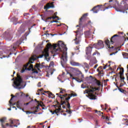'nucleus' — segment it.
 <instances>
[{
	"label": "nucleus",
	"mask_w": 128,
	"mask_h": 128,
	"mask_svg": "<svg viewBox=\"0 0 128 128\" xmlns=\"http://www.w3.org/2000/svg\"><path fill=\"white\" fill-rule=\"evenodd\" d=\"M61 44L58 43V46L56 44H54L53 46L51 44H47L46 47L47 50L50 48H53V51L56 52H62V56L61 57V64L64 66V64L68 60V56H66V51L68 50V48L65 44H64L62 42L60 41Z\"/></svg>",
	"instance_id": "obj_1"
},
{
	"label": "nucleus",
	"mask_w": 128,
	"mask_h": 128,
	"mask_svg": "<svg viewBox=\"0 0 128 128\" xmlns=\"http://www.w3.org/2000/svg\"><path fill=\"white\" fill-rule=\"evenodd\" d=\"M112 2V4H113L114 6V8H115L116 12H126V10H128V0H122L120 5H118V0H110L109 2Z\"/></svg>",
	"instance_id": "obj_2"
},
{
	"label": "nucleus",
	"mask_w": 128,
	"mask_h": 128,
	"mask_svg": "<svg viewBox=\"0 0 128 128\" xmlns=\"http://www.w3.org/2000/svg\"><path fill=\"white\" fill-rule=\"evenodd\" d=\"M78 94L76 93H71L70 94H66L64 95L60 94L58 97L62 100L61 104H65L66 106L68 108L69 110L70 108V100L72 96H76Z\"/></svg>",
	"instance_id": "obj_3"
},
{
	"label": "nucleus",
	"mask_w": 128,
	"mask_h": 128,
	"mask_svg": "<svg viewBox=\"0 0 128 128\" xmlns=\"http://www.w3.org/2000/svg\"><path fill=\"white\" fill-rule=\"evenodd\" d=\"M112 8V6H110L108 3H106L104 6L101 4L94 6L90 11L93 12L94 14H98V12L100 10L101 8H104L103 10L104 12L106 10H108V8Z\"/></svg>",
	"instance_id": "obj_4"
},
{
	"label": "nucleus",
	"mask_w": 128,
	"mask_h": 128,
	"mask_svg": "<svg viewBox=\"0 0 128 128\" xmlns=\"http://www.w3.org/2000/svg\"><path fill=\"white\" fill-rule=\"evenodd\" d=\"M23 82L24 81L22 80V78L18 74H17V78H16L15 81H14V84L16 86V88H18V90L22 88Z\"/></svg>",
	"instance_id": "obj_5"
},
{
	"label": "nucleus",
	"mask_w": 128,
	"mask_h": 128,
	"mask_svg": "<svg viewBox=\"0 0 128 128\" xmlns=\"http://www.w3.org/2000/svg\"><path fill=\"white\" fill-rule=\"evenodd\" d=\"M90 88L85 90L84 94H88V96L90 100H96V96L93 94L94 92L97 90L96 88L90 86Z\"/></svg>",
	"instance_id": "obj_6"
},
{
	"label": "nucleus",
	"mask_w": 128,
	"mask_h": 128,
	"mask_svg": "<svg viewBox=\"0 0 128 128\" xmlns=\"http://www.w3.org/2000/svg\"><path fill=\"white\" fill-rule=\"evenodd\" d=\"M42 54L38 56V58H42L43 56H44L45 60L48 62V60H50V52H48V50L44 49V50L42 52Z\"/></svg>",
	"instance_id": "obj_7"
},
{
	"label": "nucleus",
	"mask_w": 128,
	"mask_h": 128,
	"mask_svg": "<svg viewBox=\"0 0 128 128\" xmlns=\"http://www.w3.org/2000/svg\"><path fill=\"white\" fill-rule=\"evenodd\" d=\"M93 48H95L96 50H100L104 48V44L102 40H98V43L93 44Z\"/></svg>",
	"instance_id": "obj_8"
},
{
	"label": "nucleus",
	"mask_w": 128,
	"mask_h": 128,
	"mask_svg": "<svg viewBox=\"0 0 128 128\" xmlns=\"http://www.w3.org/2000/svg\"><path fill=\"white\" fill-rule=\"evenodd\" d=\"M75 32H76V38L74 39L75 41L76 44H80V42L82 41V35L80 34V31L76 30Z\"/></svg>",
	"instance_id": "obj_9"
},
{
	"label": "nucleus",
	"mask_w": 128,
	"mask_h": 128,
	"mask_svg": "<svg viewBox=\"0 0 128 128\" xmlns=\"http://www.w3.org/2000/svg\"><path fill=\"white\" fill-rule=\"evenodd\" d=\"M6 126H10V128H18V121H16V120H10V124H6Z\"/></svg>",
	"instance_id": "obj_10"
},
{
	"label": "nucleus",
	"mask_w": 128,
	"mask_h": 128,
	"mask_svg": "<svg viewBox=\"0 0 128 128\" xmlns=\"http://www.w3.org/2000/svg\"><path fill=\"white\" fill-rule=\"evenodd\" d=\"M86 16H88V13L84 14L82 15V16L81 17V18L80 19L79 25H77L76 28L80 26L82 24V22L86 20Z\"/></svg>",
	"instance_id": "obj_11"
},
{
	"label": "nucleus",
	"mask_w": 128,
	"mask_h": 128,
	"mask_svg": "<svg viewBox=\"0 0 128 128\" xmlns=\"http://www.w3.org/2000/svg\"><path fill=\"white\" fill-rule=\"evenodd\" d=\"M15 103L16 108H20V110H22V108H24V106H26V104L22 101H18Z\"/></svg>",
	"instance_id": "obj_12"
},
{
	"label": "nucleus",
	"mask_w": 128,
	"mask_h": 128,
	"mask_svg": "<svg viewBox=\"0 0 128 128\" xmlns=\"http://www.w3.org/2000/svg\"><path fill=\"white\" fill-rule=\"evenodd\" d=\"M35 68H37L39 72H42L40 71V68H48V66H46L44 65H43L42 64L37 63L35 65Z\"/></svg>",
	"instance_id": "obj_13"
},
{
	"label": "nucleus",
	"mask_w": 128,
	"mask_h": 128,
	"mask_svg": "<svg viewBox=\"0 0 128 128\" xmlns=\"http://www.w3.org/2000/svg\"><path fill=\"white\" fill-rule=\"evenodd\" d=\"M72 70L74 72H76V76H80V74H81L82 78H84V74H82V72L80 70V69L76 68H72Z\"/></svg>",
	"instance_id": "obj_14"
},
{
	"label": "nucleus",
	"mask_w": 128,
	"mask_h": 128,
	"mask_svg": "<svg viewBox=\"0 0 128 128\" xmlns=\"http://www.w3.org/2000/svg\"><path fill=\"white\" fill-rule=\"evenodd\" d=\"M22 41L20 39L17 40L16 42L13 45V48L14 50L16 48V47L20 46V45L22 44Z\"/></svg>",
	"instance_id": "obj_15"
},
{
	"label": "nucleus",
	"mask_w": 128,
	"mask_h": 128,
	"mask_svg": "<svg viewBox=\"0 0 128 128\" xmlns=\"http://www.w3.org/2000/svg\"><path fill=\"white\" fill-rule=\"evenodd\" d=\"M36 60V58H34V57H32L31 58H30L29 60V62L25 66L26 70V67L28 66V64H32L34 62V60Z\"/></svg>",
	"instance_id": "obj_16"
},
{
	"label": "nucleus",
	"mask_w": 128,
	"mask_h": 128,
	"mask_svg": "<svg viewBox=\"0 0 128 128\" xmlns=\"http://www.w3.org/2000/svg\"><path fill=\"white\" fill-rule=\"evenodd\" d=\"M18 93H16V96H14L13 94L11 95V96H12L11 98L10 99V101H9V104H10V106H16V103H14L12 104V98H16L18 97Z\"/></svg>",
	"instance_id": "obj_17"
},
{
	"label": "nucleus",
	"mask_w": 128,
	"mask_h": 128,
	"mask_svg": "<svg viewBox=\"0 0 128 128\" xmlns=\"http://www.w3.org/2000/svg\"><path fill=\"white\" fill-rule=\"evenodd\" d=\"M124 68H120V80H122V82H124V77H122V76H124Z\"/></svg>",
	"instance_id": "obj_18"
},
{
	"label": "nucleus",
	"mask_w": 128,
	"mask_h": 128,
	"mask_svg": "<svg viewBox=\"0 0 128 128\" xmlns=\"http://www.w3.org/2000/svg\"><path fill=\"white\" fill-rule=\"evenodd\" d=\"M92 48L90 46L88 47H86V54L87 56H88V54H92Z\"/></svg>",
	"instance_id": "obj_19"
},
{
	"label": "nucleus",
	"mask_w": 128,
	"mask_h": 128,
	"mask_svg": "<svg viewBox=\"0 0 128 128\" xmlns=\"http://www.w3.org/2000/svg\"><path fill=\"white\" fill-rule=\"evenodd\" d=\"M118 36H120V35L118 34H114V35L110 38V42L112 43V44L116 40V38Z\"/></svg>",
	"instance_id": "obj_20"
},
{
	"label": "nucleus",
	"mask_w": 128,
	"mask_h": 128,
	"mask_svg": "<svg viewBox=\"0 0 128 128\" xmlns=\"http://www.w3.org/2000/svg\"><path fill=\"white\" fill-rule=\"evenodd\" d=\"M70 78H72V80H75L76 82H82V80H80L78 78L74 77V75L70 73H69Z\"/></svg>",
	"instance_id": "obj_21"
},
{
	"label": "nucleus",
	"mask_w": 128,
	"mask_h": 128,
	"mask_svg": "<svg viewBox=\"0 0 128 128\" xmlns=\"http://www.w3.org/2000/svg\"><path fill=\"white\" fill-rule=\"evenodd\" d=\"M70 64L72 66H80V64L79 62H74V61L73 60L70 61Z\"/></svg>",
	"instance_id": "obj_22"
},
{
	"label": "nucleus",
	"mask_w": 128,
	"mask_h": 128,
	"mask_svg": "<svg viewBox=\"0 0 128 128\" xmlns=\"http://www.w3.org/2000/svg\"><path fill=\"white\" fill-rule=\"evenodd\" d=\"M55 110H54V112H56V114H58V112H62V107H60V106H58V107H55Z\"/></svg>",
	"instance_id": "obj_23"
},
{
	"label": "nucleus",
	"mask_w": 128,
	"mask_h": 128,
	"mask_svg": "<svg viewBox=\"0 0 128 128\" xmlns=\"http://www.w3.org/2000/svg\"><path fill=\"white\" fill-rule=\"evenodd\" d=\"M54 8V6L52 3H48L46 6V8H47V10H48V8Z\"/></svg>",
	"instance_id": "obj_24"
},
{
	"label": "nucleus",
	"mask_w": 128,
	"mask_h": 128,
	"mask_svg": "<svg viewBox=\"0 0 128 128\" xmlns=\"http://www.w3.org/2000/svg\"><path fill=\"white\" fill-rule=\"evenodd\" d=\"M44 92L46 93L48 92V98H54V94H52V92H48V91H44Z\"/></svg>",
	"instance_id": "obj_25"
},
{
	"label": "nucleus",
	"mask_w": 128,
	"mask_h": 128,
	"mask_svg": "<svg viewBox=\"0 0 128 128\" xmlns=\"http://www.w3.org/2000/svg\"><path fill=\"white\" fill-rule=\"evenodd\" d=\"M6 120V118H3L0 120V122H2V128H6V126L4 125V122Z\"/></svg>",
	"instance_id": "obj_26"
},
{
	"label": "nucleus",
	"mask_w": 128,
	"mask_h": 128,
	"mask_svg": "<svg viewBox=\"0 0 128 128\" xmlns=\"http://www.w3.org/2000/svg\"><path fill=\"white\" fill-rule=\"evenodd\" d=\"M105 44H106V46H108V48H114V46L110 47V40H108V39L105 40Z\"/></svg>",
	"instance_id": "obj_27"
},
{
	"label": "nucleus",
	"mask_w": 128,
	"mask_h": 128,
	"mask_svg": "<svg viewBox=\"0 0 128 128\" xmlns=\"http://www.w3.org/2000/svg\"><path fill=\"white\" fill-rule=\"evenodd\" d=\"M97 72H98V76H104V73L102 72V70H100V68L97 69Z\"/></svg>",
	"instance_id": "obj_28"
},
{
	"label": "nucleus",
	"mask_w": 128,
	"mask_h": 128,
	"mask_svg": "<svg viewBox=\"0 0 128 128\" xmlns=\"http://www.w3.org/2000/svg\"><path fill=\"white\" fill-rule=\"evenodd\" d=\"M85 36L86 38H90V31H86L84 32Z\"/></svg>",
	"instance_id": "obj_29"
},
{
	"label": "nucleus",
	"mask_w": 128,
	"mask_h": 128,
	"mask_svg": "<svg viewBox=\"0 0 128 128\" xmlns=\"http://www.w3.org/2000/svg\"><path fill=\"white\" fill-rule=\"evenodd\" d=\"M95 80H96V84H97V86H103L102 84H100V80L95 79Z\"/></svg>",
	"instance_id": "obj_30"
},
{
	"label": "nucleus",
	"mask_w": 128,
	"mask_h": 128,
	"mask_svg": "<svg viewBox=\"0 0 128 128\" xmlns=\"http://www.w3.org/2000/svg\"><path fill=\"white\" fill-rule=\"evenodd\" d=\"M34 68V65L30 64V66L28 68H27L28 70H30Z\"/></svg>",
	"instance_id": "obj_31"
},
{
	"label": "nucleus",
	"mask_w": 128,
	"mask_h": 128,
	"mask_svg": "<svg viewBox=\"0 0 128 128\" xmlns=\"http://www.w3.org/2000/svg\"><path fill=\"white\" fill-rule=\"evenodd\" d=\"M95 112L96 114H99V116H102V112H101L100 111H98V110H95Z\"/></svg>",
	"instance_id": "obj_32"
},
{
	"label": "nucleus",
	"mask_w": 128,
	"mask_h": 128,
	"mask_svg": "<svg viewBox=\"0 0 128 128\" xmlns=\"http://www.w3.org/2000/svg\"><path fill=\"white\" fill-rule=\"evenodd\" d=\"M24 68H23L21 71H20V72H22H22H24V70H28V69H26V64L24 65ZM26 68H28V66L26 67Z\"/></svg>",
	"instance_id": "obj_33"
},
{
	"label": "nucleus",
	"mask_w": 128,
	"mask_h": 128,
	"mask_svg": "<svg viewBox=\"0 0 128 128\" xmlns=\"http://www.w3.org/2000/svg\"><path fill=\"white\" fill-rule=\"evenodd\" d=\"M102 118H104V120L106 119V120H110V118L108 116L105 117L104 116H102Z\"/></svg>",
	"instance_id": "obj_34"
},
{
	"label": "nucleus",
	"mask_w": 128,
	"mask_h": 128,
	"mask_svg": "<svg viewBox=\"0 0 128 128\" xmlns=\"http://www.w3.org/2000/svg\"><path fill=\"white\" fill-rule=\"evenodd\" d=\"M64 92H66V90L62 89V88H60V94H64Z\"/></svg>",
	"instance_id": "obj_35"
},
{
	"label": "nucleus",
	"mask_w": 128,
	"mask_h": 128,
	"mask_svg": "<svg viewBox=\"0 0 128 128\" xmlns=\"http://www.w3.org/2000/svg\"><path fill=\"white\" fill-rule=\"evenodd\" d=\"M54 66V62H51L49 65L50 68V66Z\"/></svg>",
	"instance_id": "obj_36"
},
{
	"label": "nucleus",
	"mask_w": 128,
	"mask_h": 128,
	"mask_svg": "<svg viewBox=\"0 0 128 128\" xmlns=\"http://www.w3.org/2000/svg\"><path fill=\"white\" fill-rule=\"evenodd\" d=\"M118 90H120V92H124V89L120 88L118 86Z\"/></svg>",
	"instance_id": "obj_37"
},
{
	"label": "nucleus",
	"mask_w": 128,
	"mask_h": 128,
	"mask_svg": "<svg viewBox=\"0 0 128 128\" xmlns=\"http://www.w3.org/2000/svg\"><path fill=\"white\" fill-rule=\"evenodd\" d=\"M66 112H68V114H72V112L70 111V110H68L67 109H66Z\"/></svg>",
	"instance_id": "obj_38"
},
{
	"label": "nucleus",
	"mask_w": 128,
	"mask_h": 128,
	"mask_svg": "<svg viewBox=\"0 0 128 128\" xmlns=\"http://www.w3.org/2000/svg\"><path fill=\"white\" fill-rule=\"evenodd\" d=\"M103 82H104V86H106L108 85V83L106 82V80H104Z\"/></svg>",
	"instance_id": "obj_39"
},
{
	"label": "nucleus",
	"mask_w": 128,
	"mask_h": 128,
	"mask_svg": "<svg viewBox=\"0 0 128 128\" xmlns=\"http://www.w3.org/2000/svg\"><path fill=\"white\" fill-rule=\"evenodd\" d=\"M53 20H56V18H58V16H51Z\"/></svg>",
	"instance_id": "obj_40"
},
{
	"label": "nucleus",
	"mask_w": 128,
	"mask_h": 128,
	"mask_svg": "<svg viewBox=\"0 0 128 128\" xmlns=\"http://www.w3.org/2000/svg\"><path fill=\"white\" fill-rule=\"evenodd\" d=\"M32 113H34V112H30V111H26V114H32Z\"/></svg>",
	"instance_id": "obj_41"
},
{
	"label": "nucleus",
	"mask_w": 128,
	"mask_h": 128,
	"mask_svg": "<svg viewBox=\"0 0 128 128\" xmlns=\"http://www.w3.org/2000/svg\"><path fill=\"white\" fill-rule=\"evenodd\" d=\"M60 104H61L62 106V108H66V106H64V104H62V99H61Z\"/></svg>",
	"instance_id": "obj_42"
},
{
	"label": "nucleus",
	"mask_w": 128,
	"mask_h": 128,
	"mask_svg": "<svg viewBox=\"0 0 128 128\" xmlns=\"http://www.w3.org/2000/svg\"><path fill=\"white\" fill-rule=\"evenodd\" d=\"M48 30H46V32H45V34L46 36H50V34L48 33Z\"/></svg>",
	"instance_id": "obj_43"
},
{
	"label": "nucleus",
	"mask_w": 128,
	"mask_h": 128,
	"mask_svg": "<svg viewBox=\"0 0 128 128\" xmlns=\"http://www.w3.org/2000/svg\"><path fill=\"white\" fill-rule=\"evenodd\" d=\"M36 26L35 24H33V26H31L30 28H28L29 32H30V30H32V28H33V26Z\"/></svg>",
	"instance_id": "obj_44"
},
{
	"label": "nucleus",
	"mask_w": 128,
	"mask_h": 128,
	"mask_svg": "<svg viewBox=\"0 0 128 128\" xmlns=\"http://www.w3.org/2000/svg\"><path fill=\"white\" fill-rule=\"evenodd\" d=\"M40 106H44V105H41V104H38L37 106H36V108H40Z\"/></svg>",
	"instance_id": "obj_45"
},
{
	"label": "nucleus",
	"mask_w": 128,
	"mask_h": 128,
	"mask_svg": "<svg viewBox=\"0 0 128 128\" xmlns=\"http://www.w3.org/2000/svg\"><path fill=\"white\" fill-rule=\"evenodd\" d=\"M116 52H113L112 54H110V56H112V54H116Z\"/></svg>",
	"instance_id": "obj_46"
},
{
	"label": "nucleus",
	"mask_w": 128,
	"mask_h": 128,
	"mask_svg": "<svg viewBox=\"0 0 128 128\" xmlns=\"http://www.w3.org/2000/svg\"><path fill=\"white\" fill-rule=\"evenodd\" d=\"M84 64H85V66H86V68H88V64L85 63Z\"/></svg>",
	"instance_id": "obj_47"
},
{
	"label": "nucleus",
	"mask_w": 128,
	"mask_h": 128,
	"mask_svg": "<svg viewBox=\"0 0 128 128\" xmlns=\"http://www.w3.org/2000/svg\"><path fill=\"white\" fill-rule=\"evenodd\" d=\"M76 50H80V46H76Z\"/></svg>",
	"instance_id": "obj_48"
},
{
	"label": "nucleus",
	"mask_w": 128,
	"mask_h": 128,
	"mask_svg": "<svg viewBox=\"0 0 128 128\" xmlns=\"http://www.w3.org/2000/svg\"><path fill=\"white\" fill-rule=\"evenodd\" d=\"M52 16L51 17H48L46 18V20H52Z\"/></svg>",
	"instance_id": "obj_49"
},
{
	"label": "nucleus",
	"mask_w": 128,
	"mask_h": 128,
	"mask_svg": "<svg viewBox=\"0 0 128 128\" xmlns=\"http://www.w3.org/2000/svg\"><path fill=\"white\" fill-rule=\"evenodd\" d=\"M24 30H20V32H21V34H22V32H24Z\"/></svg>",
	"instance_id": "obj_50"
},
{
	"label": "nucleus",
	"mask_w": 128,
	"mask_h": 128,
	"mask_svg": "<svg viewBox=\"0 0 128 128\" xmlns=\"http://www.w3.org/2000/svg\"><path fill=\"white\" fill-rule=\"evenodd\" d=\"M98 68H99V70H102V67L100 66Z\"/></svg>",
	"instance_id": "obj_51"
},
{
	"label": "nucleus",
	"mask_w": 128,
	"mask_h": 128,
	"mask_svg": "<svg viewBox=\"0 0 128 128\" xmlns=\"http://www.w3.org/2000/svg\"><path fill=\"white\" fill-rule=\"evenodd\" d=\"M106 68H108V65H106V66L104 67V70H106Z\"/></svg>",
	"instance_id": "obj_52"
},
{
	"label": "nucleus",
	"mask_w": 128,
	"mask_h": 128,
	"mask_svg": "<svg viewBox=\"0 0 128 128\" xmlns=\"http://www.w3.org/2000/svg\"><path fill=\"white\" fill-rule=\"evenodd\" d=\"M51 22H58V21L54 20L51 21Z\"/></svg>",
	"instance_id": "obj_53"
},
{
	"label": "nucleus",
	"mask_w": 128,
	"mask_h": 128,
	"mask_svg": "<svg viewBox=\"0 0 128 128\" xmlns=\"http://www.w3.org/2000/svg\"><path fill=\"white\" fill-rule=\"evenodd\" d=\"M118 34H122L124 32H118Z\"/></svg>",
	"instance_id": "obj_54"
},
{
	"label": "nucleus",
	"mask_w": 128,
	"mask_h": 128,
	"mask_svg": "<svg viewBox=\"0 0 128 128\" xmlns=\"http://www.w3.org/2000/svg\"><path fill=\"white\" fill-rule=\"evenodd\" d=\"M98 64L95 65V66H94V68H98Z\"/></svg>",
	"instance_id": "obj_55"
},
{
	"label": "nucleus",
	"mask_w": 128,
	"mask_h": 128,
	"mask_svg": "<svg viewBox=\"0 0 128 128\" xmlns=\"http://www.w3.org/2000/svg\"><path fill=\"white\" fill-rule=\"evenodd\" d=\"M32 72H33V73L34 74V72H35L36 69H34V68H32Z\"/></svg>",
	"instance_id": "obj_56"
},
{
	"label": "nucleus",
	"mask_w": 128,
	"mask_h": 128,
	"mask_svg": "<svg viewBox=\"0 0 128 128\" xmlns=\"http://www.w3.org/2000/svg\"><path fill=\"white\" fill-rule=\"evenodd\" d=\"M34 74H38V70L34 71Z\"/></svg>",
	"instance_id": "obj_57"
},
{
	"label": "nucleus",
	"mask_w": 128,
	"mask_h": 128,
	"mask_svg": "<svg viewBox=\"0 0 128 128\" xmlns=\"http://www.w3.org/2000/svg\"><path fill=\"white\" fill-rule=\"evenodd\" d=\"M40 90V92H44V88H41L40 90Z\"/></svg>",
	"instance_id": "obj_58"
},
{
	"label": "nucleus",
	"mask_w": 128,
	"mask_h": 128,
	"mask_svg": "<svg viewBox=\"0 0 128 128\" xmlns=\"http://www.w3.org/2000/svg\"><path fill=\"white\" fill-rule=\"evenodd\" d=\"M40 82H39L38 83V86H40Z\"/></svg>",
	"instance_id": "obj_59"
},
{
	"label": "nucleus",
	"mask_w": 128,
	"mask_h": 128,
	"mask_svg": "<svg viewBox=\"0 0 128 128\" xmlns=\"http://www.w3.org/2000/svg\"><path fill=\"white\" fill-rule=\"evenodd\" d=\"M96 52H94L92 54V56H96Z\"/></svg>",
	"instance_id": "obj_60"
},
{
	"label": "nucleus",
	"mask_w": 128,
	"mask_h": 128,
	"mask_svg": "<svg viewBox=\"0 0 128 128\" xmlns=\"http://www.w3.org/2000/svg\"><path fill=\"white\" fill-rule=\"evenodd\" d=\"M30 102H27V103H26V104H25V106H28V105L30 104Z\"/></svg>",
	"instance_id": "obj_61"
},
{
	"label": "nucleus",
	"mask_w": 128,
	"mask_h": 128,
	"mask_svg": "<svg viewBox=\"0 0 128 128\" xmlns=\"http://www.w3.org/2000/svg\"><path fill=\"white\" fill-rule=\"evenodd\" d=\"M105 106H106L105 110H106V107L108 106V104H105Z\"/></svg>",
	"instance_id": "obj_62"
},
{
	"label": "nucleus",
	"mask_w": 128,
	"mask_h": 128,
	"mask_svg": "<svg viewBox=\"0 0 128 128\" xmlns=\"http://www.w3.org/2000/svg\"><path fill=\"white\" fill-rule=\"evenodd\" d=\"M58 14L57 12H55V13L54 14V16H56V14Z\"/></svg>",
	"instance_id": "obj_63"
},
{
	"label": "nucleus",
	"mask_w": 128,
	"mask_h": 128,
	"mask_svg": "<svg viewBox=\"0 0 128 128\" xmlns=\"http://www.w3.org/2000/svg\"><path fill=\"white\" fill-rule=\"evenodd\" d=\"M38 111H36V110H35V111H34V112H32V114H36V112Z\"/></svg>",
	"instance_id": "obj_64"
}]
</instances>
